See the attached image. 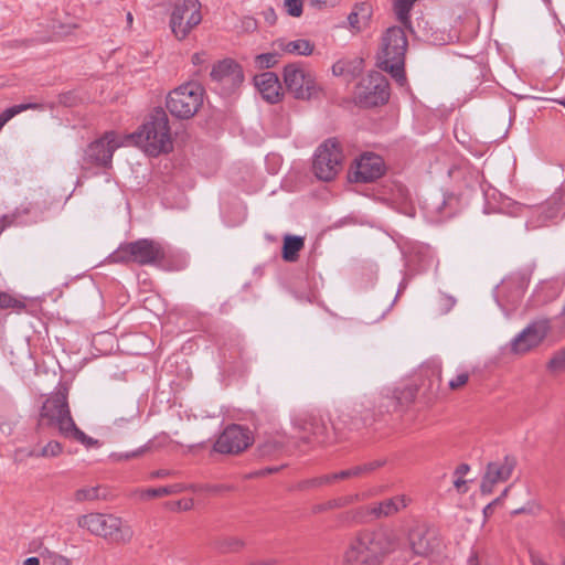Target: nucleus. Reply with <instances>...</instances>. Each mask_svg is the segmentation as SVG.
Instances as JSON below:
<instances>
[{"label":"nucleus","instance_id":"1","mask_svg":"<svg viewBox=\"0 0 565 565\" xmlns=\"http://www.w3.org/2000/svg\"><path fill=\"white\" fill-rule=\"evenodd\" d=\"M399 539L388 529L364 532L351 541L344 553L345 565H381L398 547Z\"/></svg>","mask_w":565,"mask_h":565},{"label":"nucleus","instance_id":"2","mask_svg":"<svg viewBox=\"0 0 565 565\" xmlns=\"http://www.w3.org/2000/svg\"><path fill=\"white\" fill-rule=\"evenodd\" d=\"M67 394V388L62 386L44 402L40 414V424L54 426L63 436L89 445L94 443L93 439L76 427L71 416Z\"/></svg>","mask_w":565,"mask_h":565},{"label":"nucleus","instance_id":"3","mask_svg":"<svg viewBox=\"0 0 565 565\" xmlns=\"http://www.w3.org/2000/svg\"><path fill=\"white\" fill-rule=\"evenodd\" d=\"M126 140H134L149 156H158L172 149L168 115L162 108L154 109L141 129Z\"/></svg>","mask_w":565,"mask_h":565},{"label":"nucleus","instance_id":"4","mask_svg":"<svg viewBox=\"0 0 565 565\" xmlns=\"http://www.w3.org/2000/svg\"><path fill=\"white\" fill-rule=\"evenodd\" d=\"M406 49L407 39L404 30L399 26L388 28L383 36L379 65L383 71L388 72L399 86L406 84L404 73Z\"/></svg>","mask_w":565,"mask_h":565},{"label":"nucleus","instance_id":"5","mask_svg":"<svg viewBox=\"0 0 565 565\" xmlns=\"http://www.w3.org/2000/svg\"><path fill=\"white\" fill-rule=\"evenodd\" d=\"M108 258L110 263L115 264L136 263L141 266H158L166 258V249L157 241L141 238L121 244Z\"/></svg>","mask_w":565,"mask_h":565},{"label":"nucleus","instance_id":"6","mask_svg":"<svg viewBox=\"0 0 565 565\" xmlns=\"http://www.w3.org/2000/svg\"><path fill=\"white\" fill-rule=\"evenodd\" d=\"M77 524L94 535L103 536L117 543L129 542L132 537L130 526L113 514L88 513L81 515L77 519Z\"/></svg>","mask_w":565,"mask_h":565},{"label":"nucleus","instance_id":"7","mask_svg":"<svg viewBox=\"0 0 565 565\" xmlns=\"http://www.w3.org/2000/svg\"><path fill=\"white\" fill-rule=\"evenodd\" d=\"M204 90L198 83H185L172 92L167 97V108L169 111L181 119L193 117L203 104Z\"/></svg>","mask_w":565,"mask_h":565},{"label":"nucleus","instance_id":"8","mask_svg":"<svg viewBox=\"0 0 565 565\" xmlns=\"http://www.w3.org/2000/svg\"><path fill=\"white\" fill-rule=\"evenodd\" d=\"M436 534L425 529H414L408 535V547L401 551L399 561L405 565H425L424 561L438 547Z\"/></svg>","mask_w":565,"mask_h":565},{"label":"nucleus","instance_id":"9","mask_svg":"<svg viewBox=\"0 0 565 565\" xmlns=\"http://www.w3.org/2000/svg\"><path fill=\"white\" fill-rule=\"evenodd\" d=\"M343 153L335 139H329L316 151L313 171L318 179L331 181L342 170Z\"/></svg>","mask_w":565,"mask_h":565},{"label":"nucleus","instance_id":"10","mask_svg":"<svg viewBox=\"0 0 565 565\" xmlns=\"http://www.w3.org/2000/svg\"><path fill=\"white\" fill-rule=\"evenodd\" d=\"M284 82L288 92L297 99H310L320 89L313 74L299 63L285 66Z\"/></svg>","mask_w":565,"mask_h":565},{"label":"nucleus","instance_id":"11","mask_svg":"<svg viewBox=\"0 0 565 565\" xmlns=\"http://www.w3.org/2000/svg\"><path fill=\"white\" fill-rule=\"evenodd\" d=\"M202 21L199 0H182L174 4L170 17V28L174 36L183 40Z\"/></svg>","mask_w":565,"mask_h":565},{"label":"nucleus","instance_id":"12","mask_svg":"<svg viewBox=\"0 0 565 565\" xmlns=\"http://www.w3.org/2000/svg\"><path fill=\"white\" fill-rule=\"evenodd\" d=\"M355 97L366 107L382 105L388 100V83L386 77L374 72L362 78L356 86Z\"/></svg>","mask_w":565,"mask_h":565},{"label":"nucleus","instance_id":"13","mask_svg":"<svg viewBox=\"0 0 565 565\" xmlns=\"http://www.w3.org/2000/svg\"><path fill=\"white\" fill-rule=\"evenodd\" d=\"M551 323L547 319L531 322L510 342V351L513 354L523 355L537 348L547 337Z\"/></svg>","mask_w":565,"mask_h":565},{"label":"nucleus","instance_id":"14","mask_svg":"<svg viewBox=\"0 0 565 565\" xmlns=\"http://www.w3.org/2000/svg\"><path fill=\"white\" fill-rule=\"evenodd\" d=\"M125 140V138H121L116 132L108 131L87 147L84 160L99 167L108 168L111 166L115 150L124 146Z\"/></svg>","mask_w":565,"mask_h":565},{"label":"nucleus","instance_id":"15","mask_svg":"<svg viewBox=\"0 0 565 565\" xmlns=\"http://www.w3.org/2000/svg\"><path fill=\"white\" fill-rule=\"evenodd\" d=\"M253 443L252 433L241 425H230L218 436L214 450L225 455H236L244 451Z\"/></svg>","mask_w":565,"mask_h":565},{"label":"nucleus","instance_id":"16","mask_svg":"<svg viewBox=\"0 0 565 565\" xmlns=\"http://www.w3.org/2000/svg\"><path fill=\"white\" fill-rule=\"evenodd\" d=\"M210 75L211 79L218 85L224 94L233 93L244 81L241 65L231 58L214 64Z\"/></svg>","mask_w":565,"mask_h":565},{"label":"nucleus","instance_id":"17","mask_svg":"<svg viewBox=\"0 0 565 565\" xmlns=\"http://www.w3.org/2000/svg\"><path fill=\"white\" fill-rule=\"evenodd\" d=\"M515 466L516 460L511 456H505L503 459L489 462L481 481V492L483 494L492 493L497 483L505 482L511 478Z\"/></svg>","mask_w":565,"mask_h":565},{"label":"nucleus","instance_id":"18","mask_svg":"<svg viewBox=\"0 0 565 565\" xmlns=\"http://www.w3.org/2000/svg\"><path fill=\"white\" fill-rule=\"evenodd\" d=\"M383 172V159L377 154L367 152L358 159L352 172V179L355 182H371L379 179Z\"/></svg>","mask_w":565,"mask_h":565},{"label":"nucleus","instance_id":"19","mask_svg":"<svg viewBox=\"0 0 565 565\" xmlns=\"http://www.w3.org/2000/svg\"><path fill=\"white\" fill-rule=\"evenodd\" d=\"M294 427L299 431V437L306 441L315 438L323 441L326 425L318 416L301 414L294 418Z\"/></svg>","mask_w":565,"mask_h":565},{"label":"nucleus","instance_id":"20","mask_svg":"<svg viewBox=\"0 0 565 565\" xmlns=\"http://www.w3.org/2000/svg\"><path fill=\"white\" fill-rule=\"evenodd\" d=\"M384 463H385L384 460H373L370 462H365L362 465H358V466L341 470L339 472L324 475L320 478H317L313 482L317 486H321V484L332 483V482H335L339 480L362 477V476L371 473L372 471L382 467Z\"/></svg>","mask_w":565,"mask_h":565},{"label":"nucleus","instance_id":"21","mask_svg":"<svg viewBox=\"0 0 565 565\" xmlns=\"http://www.w3.org/2000/svg\"><path fill=\"white\" fill-rule=\"evenodd\" d=\"M255 86L262 97L268 103H277L280 99V83L277 75L273 72H265L255 76Z\"/></svg>","mask_w":565,"mask_h":565},{"label":"nucleus","instance_id":"22","mask_svg":"<svg viewBox=\"0 0 565 565\" xmlns=\"http://www.w3.org/2000/svg\"><path fill=\"white\" fill-rule=\"evenodd\" d=\"M405 495H396L382 502L374 503L367 508V513L376 519L388 518L405 509L408 504Z\"/></svg>","mask_w":565,"mask_h":565},{"label":"nucleus","instance_id":"23","mask_svg":"<svg viewBox=\"0 0 565 565\" xmlns=\"http://www.w3.org/2000/svg\"><path fill=\"white\" fill-rule=\"evenodd\" d=\"M273 47L278 49L282 54H295V55H310L313 51V45L310 41L299 39L295 41H286L285 39H278L273 42Z\"/></svg>","mask_w":565,"mask_h":565},{"label":"nucleus","instance_id":"24","mask_svg":"<svg viewBox=\"0 0 565 565\" xmlns=\"http://www.w3.org/2000/svg\"><path fill=\"white\" fill-rule=\"evenodd\" d=\"M371 18V7L366 3L356 4L348 17L352 30H362Z\"/></svg>","mask_w":565,"mask_h":565},{"label":"nucleus","instance_id":"25","mask_svg":"<svg viewBox=\"0 0 565 565\" xmlns=\"http://www.w3.org/2000/svg\"><path fill=\"white\" fill-rule=\"evenodd\" d=\"M303 246L305 239L301 236L286 235L284 237L282 258L286 262H296L298 253Z\"/></svg>","mask_w":565,"mask_h":565},{"label":"nucleus","instance_id":"26","mask_svg":"<svg viewBox=\"0 0 565 565\" xmlns=\"http://www.w3.org/2000/svg\"><path fill=\"white\" fill-rule=\"evenodd\" d=\"M185 489H186L185 483H174V484H170V486H166V487L142 490L140 492V497L142 499H149V498H156V497L177 494V493L185 491Z\"/></svg>","mask_w":565,"mask_h":565},{"label":"nucleus","instance_id":"27","mask_svg":"<svg viewBox=\"0 0 565 565\" xmlns=\"http://www.w3.org/2000/svg\"><path fill=\"white\" fill-rule=\"evenodd\" d=\"M417 0H394L393 8L397 20L405 26L411 25L409 13Z\"/></svg>","mask_w":565,"mask_h":565},{"label":"nucleus","instance_id":"28","mask_svg":"<svg viewBox=\"0 0 565 565\" xmlns=\"http://www.w3.org/2000/svg\"><path fill=\"white\" fill-rule=\"evenodd\" d=\"M40 108H42V106L40 104L25 103V104L14 105L12 107L4 109L0 114V130L10 119H12L14 116L19 115L20 113L28 110V109H40Z\"/></svg>","mask_w":565,"mask_h":565},{"label":"nucleus","instance_id":"29","mask_svg":"<svg viewBox=\"0 0 565 565\" xmlns=\"http://www.w3.org/2000/svg\"><path fill=\"white\" fill-rule=\"evenodd\" d=\"M105 498V494L100 493V487H84L78 489L74 493V500L76 502L95 501Z\"/></svg>","mask_w":565,"mask_h":565},{"label":"nucleus","instance_id":"30","mask_svg":"<svg viewBox=\"0 0 565 565\" xmlns=\"http://www.w3.org/2000/svg\"><path fill=\"white\" fill-rule=\"evenodd\" d=\"M281 54L278 49L273 47L271 52L257 55L256 64L262 68H270L278 63Z\"/></svg>","mask_w":565,"mask_h":565},{"label":"nucleus","instance_id":"31","mask_svg":"<svg viewBox=\"0 0 565 565\" xmlns=\"http://www.w3.org/2000/svg\"><path fill=\"white\" fill-rule=\"evenodd\" d=\"M0 308L20 311L25 308V305L21 299H18L8 292L0 291Z\"/></svg>","mask_w":565,"mask_h":565},{"label":"nucleus","instance_id":"32","mask_svg":"<svg viewBox=\"0 0 565 565\" xmlns=\"http://www.w3.org/2000/svg\"><path fill=\"white\" fill-rule=\"evenodd\" d=\"M547 370L553 373L565 370V347L553 354L547 363Z\"/></svg>","mask_w":565,"mask_h":565},{"label":"nucleus","instance_id":"33","mask_svg":"<svg viewBox=\"0 0 565 565\" xmlns=\"http://www.w3.org/2000/svg\"><path fill=\"white\" fill-rule=\"evenodd\" d=\"M41 556L43 557L44 562L49 563V565H72L67 557L50 550H44L41 553Z\"/></svg>","mask_w":565,"mask_h":565},{"label":"nucleus","instance_id":"34","mask_svg":"<svg viewBox=\"0 0 565 565\" xmlns=\"http://www.w3.org/2000/svg\"><path fill=\"white\" fill-rule=\"evenodd\" d=\"M62 450V445L57 441L52 440L47 443L44 447H42L41 450H39V458L57 457L58 455H61Z\"/></svg>","mask_w":565,"mask_h":565},{"label":"nucleus","instance_id":"35","mask_svg":"<svg viewBox=\"0 0 565 565\" xmlns=\"http://www.w3.org/2000/svg\"><path fill=\"white\" fill-rule=\"evenodd\" d=\"M286 11L291 17H300L302 13V1L301 0H284Z\"/></svg>","mask_w":565,"mask_h":565},{"label":"nucleus","instance_id":"36","mask_svg":"<svg viewBox=\"0 0 565 565\" xmlns=\"http://www.w3.org/2000/svg\"><path fill=\"white\" fill-rule=\"evenodd\" d=\"M284 447V443L275 439V438H271V439H268L263 446H262V451L264 455H271L280 449H282Z\"/></svg>","mask_w":565,"mask_h":565},{"label":"nucleus","instance_id":"37","mask_svg":"<svg viewBox=\"0 0 565 565\" xmlns=\"http://www.w3.org/2000/svg\"><path fill=\"white\" fill-rule=\"evenodd\" d=\"M25 458H39V451L33 448H18L14 452V459L21 461Z\"/></svg>","mask_w":565,"mask_h":565},{"label":"nucleus","instance_id":"38","mask_svg":"<svg viewBox=\"0 0 565 565\" xmlns=\"http://www.w3.org/2000/svg\"><path fill=\"white\" fill-rule=\"evenodd\" d=\"M233 488L228 484H202L200 490L209 493H221L224 491H231Z\"/></svg>","mask_w":565,"mask_h":565},{"label":"nucleus","instance_id":"39","mask_svg":"<svg viewBox=\"0 0 565 565\" xmlns=\"http://www.w3.org/2000/svg\"><path fill=\"white\" fill-rule=\"evenodd\" d=\"M468 380H469V374L466 372H462L449 381V387L451 390H458V388L462 387L468 382Z\"/></svg>","mask_w":565,"mask_h":565},{"label":"nucleus","instance_id":"40","mask_svg":"<svg viewBox=\"0 0 565 565\" xmlns=\"http://www.w3.org/2000/svg\"><path fill=\"white\" fill-rule=\"evenodd\" d=\"M147 449H148V446H142L135 451L119 454L117 457L119 460H128V459L141 456L142 454H145L147 451Z\"/></svg>","mask_w":565,"mask_h":565},{"label":"nucleus","instance_id":"41","mask_svg":"<svg viewBox=\"0 0 565 565\" xmlns=\"http://www.w3.org/2000/svg\"><path fill=\"white\" fill-rule=\"evenodd\" d=\"M456 305V299L451 296H441L440 306L444 312H448Z\"/></svg>","mask_w":565,"mask_h":565},{"label":"nucleus","instance_id":"42","mask_svg":"<svg viewBox=\"0 0 565 565\" xmlns=\"http://www.w3.org/2000/svg\"><path fill=\"white\" fill-rule=\"evenodd\" d=\"M194 505V502L192 499H183L177 502V508L179 510L188 511L191 510Z\"/></svg>","mask_w":565,"mask_h":565},{"label":"nucleus","instance_id":"43","mask_svg":"<svg viewBox=\"0 0 565 565\" xmlns=\"http://www.w3.org/2000/svg\"><path fill=\"white\" fill-rule=\"evenodd\" d=\"M226 544H227V550L230 551H236L238 550L241 546H243V542L239 540V539H228L225 541Z\"/></svg>","mask_w":565,"mask_h":565},{"label":"nucleus","instance_id":"44","mask_svg":"<svg viewBox=\"0 0 565 565\" xmlns=\"http://www.w3.org/2000/svg\"><path fill=\"white\" fill-rule=\"evenodd\" d=\"M358 498H359V495H355V497H352V498H349L345 500H334V501L329 502L328 505H329V508L342 507L347 503L352 502L354 499H358Z\"/></svg>","mask_w":565,"mask_h":565},{"label":"nucleus","instance_id":"45","mask_svg":"<svg viewBox=\"0 0 565 565\" xmlns=\"http://www.w3.org/2000/svg\"><path fill=\"white\" fill-rule=\"evenodd\" d=\"M515 286H516L515 299H519L525 290V287H526L525 280L518 279V281L515 282Z\"/></svg>","mask_w":565,"mask_h":565},{"label":"nucleus","instance_id":"46","mask_svg":"<svg viewBox=\"0 0 565 565\" xmlns=\"http://www.w3.org/2000/svg\"><path fill=\"white\" fill-rule=\"evenodd\" d=\"M173 473L174 472L171 470L160 469V470L153 471L151 473V477L152 478H166V477L172 476Z\"/></svg>","mask_w":565,"mask_h":565},{"label":"nucleus","instance_id":"47","mask_svg":"<svg viewBox=\"0 0 565 565\" xmlns=\"http://www.w3.org/2000/svg\"><path fill=\"white\" fill-rule=\"evenodd\" d=\"M454 486L455 488L460 491V492H466V489H465V486H466V480H463L461 477H458L455 481H454Z\"/></svg>","mask_w":565,"mask_h":565},{"label":"nucleus","instance_id":"48","mask_svg":"<svg viewBox=\"0 0 565 565\" xmlns=\"http://www.w3.org/2000/svg\"><path fill=\"white\" fill-rule=\"evenodd\" d=\"M470 470V467L466 463H462L460 466L457 467L455 473L458 476V477H462L465 476L466 473H468Z\"/></svg>","mask_w":565,"mask_h":565},{"label":"nucleus","instance_id":"49","mask_svg":"<svg viewBox=\"0 0 565 565\" xmlns=\"http://www.w3.org/2000/svg\"><path fill=\"white\" fill-rule=\"evenodd\" d=\"M204 61H205V53H203V52L202 53H195L192 56V62L195 65L202 64Z\"/></svg>","mask_w":565,"mask_h":565},{"label":"nucleus","instance_id":"50","mask_svg":"<svg viewBox=\"0 0 565 565\" xmlns=\"http://www.w3.org/2000/svg\"><path fill=\"white\" fill-rule=\"evenodd\" d=\"M532 565H548L543 558L537 555H531ZM565 565V563L563 564Z\"/></svg>","mask_w":565,"mask_h":565},{"label":"nucleus","instance_id":"51","mask_svg":"<svg viewBox=\"0 0 565 565\" xmlns=\"http://www.w3.org/2000/svg\"><path fill=\"white\" fill-rule=\"evenodd\" d=\"M23 565H40V559L38 557H35V556L28 557L23 562Z\"/></svg>","mask_w":565,"mask_h":565},{"label":"nucleus","instance_id":"52","mask_svg":"<svg viewBox=\"0 0 565 565\" xmlns=\"http://www.w3.org/2000/svg\"><path fill=\"white\" fill-rule=\"evenodd\" d=\"M332 70H333V73L335 75H340V74L343 73V64L342 63H337V64L333 65Z\"/></svg>","mask_w":565,"mask_h":565},{"label":"nucleus","instance_id":"53","mask_svg":"<svg viewBox=\"0 0 565 565\" xmlns=\"http://www.w3.org/2000/svg\"><path fill=\"white\" fill-rule=\"evenodd\" d=\"M185 486H186L185 490H191L193 492H203V490H200V487L202 484H185Z\"/></svg>","mask_w":565,"mask_h":565},{"label":"nucleus","instance_id":"54","mask_svg":"<svg viewBox=\"0 0 565 565\" xmlns=\"http://www.w3.org/2000/svg\"><path fill=\"white\" fill-rule=\"evenodd\" d=\"M467 565H479V561L476 554H471L468 558Z\"/></svg>","mask_w":565,"mask_h":565},{"label":"nucleus","instance_id":"55","mask_svg":"<svg viewBox=\"0 0 565 565\" xmlns=\"http://www.w3.org/2000/svg\"><path fill=\"white\" fill-rule=\"evenodd\" d=\"M492 512H493L492 504H487L483 509L484 516L488 518L489 515H491Z\"/></svg>","mask_w":565,"mask_h":565},{"label":"nucleus","instance_id":"56","mask_svg":"<svg viewBox=\"0 0 565 565\" xmlns=\"http://www.w3.org/2000/svg\"><path fill=\"white\" fill-rule=\"evenodd\" d=\"M510 488H511V487H507V488L503 490V492H502V493H501V495L499 497V498H501V500H502L504 497H507V495H508V493H509V491H510Z\"/></svg>","mask_w":565,"mask_h":565},{"label":"nucleus","instance_id":"57","mask_svg":"<svg viewBox=\"0 0 565 565\" xmlns=\"http://www.w3.org/2000/svg\"><path fill=\"white\" fill-rule=\"evenodd\" d=\"M126 18H127L128 24L130 25L132 23V21H134L132 14L130 12H128Z\"/></svg>","mask_w":565,"mask_h":565},{"label":"nucleus","instance_id":"58","mask_svg":"<svg viewBox=\"0 0 565 565\" xmlns=\"http://www.w3.org/2000/svg\"><path fill=\"white\" fill-rule=\"evenodd\" d=\"M501 501V498H497L494 499L492 502H490L489 504H492V508L494 509V507Z\"/></svg>","mask_w":565,"mask_h":565},{"label":"nucleus","instance_id":"59","mask_svg":"<svg viewBox=\"0 0 565 565\" xmlns=\"http://www.w3.org/2000/svg\"><path fill=\"white\" fill-rule=\"evenodd\" d=\"M509 284H510L509 281H503L502 286H501V290L502 291L505 290L508 288Z\"/></svg>","mask_w":565,"mask_h":565},{"label":"nucleus","instance_id":"60","mask_svg":"<svg viewBox=\"0 0 565 565\" xmlns=\"http://www.w3.org/2000/svg\"><path fill=\"white\" fill-rule=\"evenodd\" d=\"M559 104H561V105H563V106L565 107V100L559 102Z\"/></svg>","mask_w":565,"mask_h":565},{"label":"nucleus","instance_id":"61","mask_svg":"<svg viewBox=\"0 0 565 565\" xmlns=\"http://www.w3.org/2000/svg\"><path fill=\"white\" fill-rule=\"evenodd\" d=\"M545 2H548L550 0H544Z\"/></svg>","mask_w":565,"mask_h":565}]
</instances>
